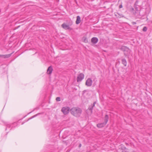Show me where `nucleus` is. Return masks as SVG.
<instances>
[{
    "mask_svg": "<svg viewBox=\"0 0 152 152\" xmlns=\"http://www.w3.org/2000/svg\"><path fill=\"white\" fill-rule=\"evenodd\" d=\"M53 69L51 66H50L48 67V74H50L53 71Z\"/></svg>",
    "mask_w": 152,
    "mask_h": 152,
    "instance_id": "nucleus-12",
    "label": "nucleus"
},
{
    "mask_svg": "<svg viewBox=\"0 0 152 152\" xmlns=\"http://www.w3.org/2000/svg\"><path fill=\"white\" fill-rule=\"evenodd\" d=\"M61 111L65 115L69 111V107H63L61 109Z\"/></svg>",
    "mask_w": 152,
    "mask_h": 152,
    "instance_id": "nucleus-3",
    "label": "nucleus"
},
{
    "mask_svg": "<svg viewBox=\"0 0 152 152\" xmlns=\"http://www.w3.org/2000/svg\"><path fill=\"white\" fill-rule=\"evenodd\" d=\"M62 27L65 29H69L70 28V27L65 23H63L61 25Z\"/></svg>",
    "mask_w": 152,
    "mask_h": 152,
    "instance_id": "nucleus-8",
    "label": "nucleus"
},
{
    "mask_svg": "<svg viewBox=\"0 0 152 152\" xmlns=\"http://www.w3.org/2000/svg\"><path fill=\"white\" fill-rule=\"evenodd\" d=\"M96 104V102H95L93 104H91L89 107L88 110L89 111L90 114H91L92 113V110L94 107L95 106V104Z\"/></svg>",
    "mask_w": 152,
    "mask_h": 152,
    "instance_id": "nucleus-6",
    "label": "nucleus"
},
{
    "mask_svg": "<svg viewBox=\"0 0 152 152\" xmlns=\"http://www.w3.org/2000/svg\"><path fill=\"white\" fill-rule=\"evenodd\" d=\"M12 54V53L5 55H0V57L4 58H9L11 56Z\"/></svg>",
    "mask_w": 152,
    "mask_h": 152,
    "instance_id": "nucleus-7",
    "label": "nucleus"
},
{
    "mask_svg": "<svg viewBox=\"0 0 152 152\" xmlns=\"http://www.w3.org/2000/svg\"><path fill=\"white\" fill-rule=\"evenodd\" d=\"M98 38L95 37L92 38L91 40V42L94 44H96L98 42Z\"/></svg>",
    "mask_w": 152,
    "mask_h": 152,
    "instance_id": "nucleus-9",
    "label": "nucleus"
},
{
    "mask_svg": "<svg viewBox=\"0 0 152 152\" xmlns=\"http://www.w3.org/2000/svg\"><path fill=\"white\" fill-rule=\"evenodd\" d=\"M34 117V116H33L32 118Z\"/></svg>",
    "mask_w": 152,
    "mask_h": 152,
    "instance_id": "nucleus-22",
    "label": "nucleus"
},
{
    "mask_svg": "<svg viewBox=\"0 0 152 152\" xmlns=\"http://www.w3.org/2000/svg\"><path fill=\"white\" fill-rule=\"evenodd\" d=\"M57 101H60L61 100L60 98V97H57L56 99Z\"/></svg>",
    "mask_w": 152,
    "mask_h": 152,
    "instance_id": "nucleus-17",
    "label": "nucleus"
},
{
    "mask_svg": "<svg viewBox=\"0 0 152 152\" xmlns=\"http://www.w3.org/2000/svg\"><path fill=\"white\" fill-rule=\"evenodd\" d=\"M132 23L133 25H135V24H136V23L135 22H133Z\"/></svg>",
    "mask_w": 152,
    "mask_h": 152,
    "instance_id": "nucleus-19",
    "label": "nucleus"
},
{
    "mask_svg": "<svg viewBox=\"0 0 152 152\" xmlns=\"http://www.w3.org/2000/svg\"><path fill=\"white\" fill-rule=\"evenodd\" d=\"M71 113L75 116L79 117L81 114L82 110L79 108L73 107L71 109Z\"/></svg>",
    "mask_w": 152,
    "mask_h": 152,
    "instance_id": "nucleus-1",
    "label": "nucleus"
},
{
    "mask_svg": "<svg viewBox=\"0 0 152 152\" xmlns=\"http://www.w3.org/2000/svg\"><path fill=\"white\" fill-rule=\"evenodd\" d=\"M47 73H48V69L47 70Z\"/></svg>",
    "mask_w": 152,
    "mask_h": 152,
    "instance_id": "nucleus-21",
    "label": "nucleus"
},
{
    "mask_svg": "<svg viewBox=\"0 0 152 152\" xmlns=\"http://www.w3.org/2000/svg\"><path fill=\"white\" fill-rule=\"evenodd\" d=\"M92 83V81L90 78H88L86 82V85L87 86H91Z\"/></svg>",
    "mask_w": 152,
    "mask_h": 152,
    "instance_id": "nucleus-4",
    "label": "nucleus"
},
{
    "mask_svg": "<svg viewBox=\"0 0 152 152\" xmlns=\"http://www.w3.org/2000/svg\"><path fill=\"white\" fill-rule=\"evenodd\" d=\"M121 49L124 52L125 56H129L131 53V50L128 48L126 46H122L121 47Z\"/></svg>",
    "mask_w": 152,
    "mask_h": 152,
    "instance_id": "nucleus-2",
    "label": "nucleus"
},
{
    "mask_svg": "<svg viewBox=\"0 0 152 152\" xmlns=\"http://www.w3.org/2000/svg\"><path fill=\"white\" fill-rule=\"evenodd\" d=\"M123 6H122V4H121V5H120L119 6V8H121Z\"/></svg>",
    "mask_w": 152,
    "mask_h": 152,
    "instance_id": "nucleus-18",
    "label": "nucleus"
},
{
    "mask_svg": "<svg viewBox=\"0 0 152 152\" xmlns=\"http://www.w3.org/2000/svg\"><path fill=\"white\" fill-rule=\"evenodd\" d=\"M82 39L83 41V42H84L85 43L87 42V39L86 38V37H83L82 38Z\"/></svg>",
    "mask_w": 152,
    "mask_h": 152,
    "instance_id": "nucleus-15",
    "label": "nucleus"
},
{
    "mask_svg": "<svg viewBox=\"0 0 152 152\" xmlns=\"http://www.w3.org/2000/svg\"><path fill=\"white\" fill-rule=\"evenodd\" d=\"M109 117L107 115H106L104 117V123L106 124L107 123Z\"/></svg>",
    "mask_w": 152,
    "mask_h": 152,
    "instance_id": "nucleus-13",
    "label": "nucleus"
},
{
    "mask_svg": "<svg viewBox=\"0 0 152 152\" xmlns=\"http://www.w3.org/2000/svg\"><path fill=\"white\" fill-rule=\"evenodd\" d=\"M106 124V123H99L97 125V127L99 128H101L104 127Z\"/></svg>",
    "mask_w": 152,
    "mask_h": 152,
    "instance_id": "nucleus-11",
    "label": "nucleus"
},
{
    "mask_svg": "<svg viewBox=\"0 0 152 152\" xmlns=\"http://www.w3.org/2000/svg\"><path fill=\"white\" fill-rule=\"evenodd\" d=\"M122 63L125 66H126L127 64V62L125 58L122 59L121 60Z\"/></svg>",
    "mask_w": 152,
    "mask_h": 152,
    "instance_id": "nucleus-14",
    "label": "nucleus"
},
{
    "mask_svg": "<svg viewBox=\"0 0 152 152\" xmlns=\"http://www.w3.org/2000/svg\"><path fill=\"white\" fill-rule=\"evenodd\" d=\"M76 20V23L77 24H79L81 22V18L80 16H77Z\"/></svg>",
    "mask_w": 152,
    "mask_h": 152,
    "instance_id": "nucleus-10",
    "label": "nucleus"
},
{
    "mask_svg": "<svg viewBox=\"0 0 152 152\" xmlns=\"http://www.w3.org/2000/svg\"><path fill=\"white\" fill-rule=\"evenodd\" d=\"M81 144H80L79 145V147H81Z\"/></svg>",
    "mask_w": 152,
    "mask_h": 152,
    "instance_id": "nucleus-20",
    "label": "nucleus"
},
{
    "mask_svg": "<svg viewBox=\"0 0 152 152\" xmlns=\"http://www.w3.org/2000/svg\"><path fill=\"white\" fill-rule=\"evenodd\" d=\"M147 28L145 26V27H143V29H142V30L143 31H144V32H145L147 31Z\"/></svg>",
    "mask_w": 152,
    "mask_h": 152,
    "instance_id": "nucleus-16",
    "label": "nucleus"
},
{
    "mask_svg": "<svg viewBox=\"0 0 152 152\" xmlns=\"http://www.w3.org/2000/svg\"><path fill=\"white\" fill-rule=\"evenodd\" d=\"M84 78V75L81 73L80 74L77 76V82L81 81Z\"/></svg>",
    "mask_w": 152,
    "mask_h": 152,
    "instance_id": "nucleus-5",
    "label": "nucleus"
}]
</instances>
